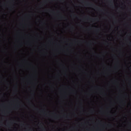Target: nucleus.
Here are the masks:
<instances>
[{
    "label": "nucleus",
    "instance_id": "nucleus-5",
    "mask_svg": "<svg viewBox=\"0 0 131 131\" xmlns=\"http://www.w3.org/2000/svg\"><path fill=\"white\" fill-rule=\"evenodd\" d=\"M72 28H73V27H72Z\"/></svg>",
    "mask_w": 131,
    "mask_h": 131
},
{
    "label": "nucleus",
    "instance_id": "nucleus-4",
    "mask_svg": "<svg viewBox=\"0 0 131 131\" xmlns=\"http://www.w3.org/2000/svg\"><path fill=\"white\" fill-rule=\"evenodd\" d=\"M88 5H90V3H88Z\"/></svg>",
    "mask_w": 131,
    "mask_h": 131
},
{
    "label": "nucleus",
    "instance_id": "nucleus-2",
    "mask_svg": "<svg viewBox=\"0 0 131 131\" xmlns=\"http://www.w3.org/2000/svg\"><path fill=\"white\" fill-rule=\"evenodd\" d=\"M93 20H98V18H96V19H93Z\"/></svg>",
    "mask_w": 131,
    "mask_h": 131
},
{
    "label": "nucleus",
    "instance_id": "nucleus-3",
    "mask_svg": "<svg viewBox=\"0 0 131 131\" xmlns=\"http://www.w3.org/2000/svg\"><path fill=\"white\" fill-rule=\"evenodd\" d=\"M91 6H94V4H92V5H91Z\"/></svg>",
    "mask_w": 131,
    "mask_h": 131
},
{
    "label": "nucleus",
    "instance_id": "nucleus-6",
    "mask_svg": "<svg viewBox=\"0 0 131 131\" xmlns=\"http://www.w3.org/2000/svg\"><path fill=\"white\" fill-rule=\"evenodd\" d=\"M43 129H45V128H43Z\"/></svg>",
    "mask_w": 131,
    "mask_h": 131
},
{
    "label": "nucleus",
    "instance_id": "nucleus-1",
    "mask_svg": "<svg viewBox=\"0 0 131 131\" xmlns=\"http://www.w3.org/2000/svg\"><path fill=\"white\" fill-rule=\"evenodd\" d=\"M108 126H110V127H111V126H112V125H111V124L108 125Z\"/></svg>",
    "mask_w": 131,
    "mask_h": 131
}]
</instances>
